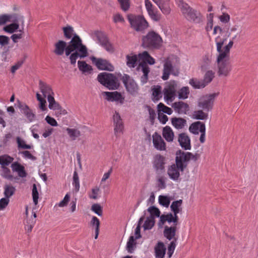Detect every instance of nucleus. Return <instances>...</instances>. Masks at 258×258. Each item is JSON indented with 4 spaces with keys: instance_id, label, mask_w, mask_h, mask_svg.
I'll list each match as a JSON object with an SVG mask.
<instances>
[{
    "instance_id": "obj_43",
    "label": "nucleus",
    "mask_w": 258,
    "mask_h": 258,
    "mask_svg": "<svg viewBox=\"0 0 258 258\" xmlns=\"http://www.w3.org/2000/svg\"><path fill=\"white\" fill-rule=\"evenodd\" d=\"M53 95L49 96L47 98L49 103L48 107L50 109L56 110L60 108V105L55 100Z\"/></svg>"
},
{
    "instance_id": "obj_16",
    "label": "nucleus",
    "mask_w": 258,
    "mask_h": 258,
    "mask_svg": "<svg viewBox=\"0 0 258 258\" xmlns=\"http://www.w3.org/2000/svg\"><path fill=\"white\" fill-rule=\"evenodd\" d=\"M91 59L99 70L110 72H113L114 70V66L105 59L92 56Z\"/></svg>"
},
{
    "instance_id": "obj_38",
    "label": "nucleus",
    "mask_w": 258,
    "mask_h": 258,
    "mask_svg": "<svg viewBox=\"0 0 258 258\" xmlns=\"http://www.w3.org/2000/svg\"><path fill=\"white\" fill-rule=\"evenodd\" d=\"M189 84L196 89H200L205 88L206 86L203 80H198L197 78H191L189 81Z\"/></svg>"
},
{
    "instance_id": "obj_46",
    "label": "nucleus",
    "mask_w": 258,
    "mask_h": 258,
    "mask_svg": "<svg viewBox=\"0 0 258 258\" xmlns=\"http://www.w3.org/2000/svg\"><path fill=\"white\" fill-rule=\"evenodd\" d=\"M208 116V114L202 110L195 111L192 113V117L196 119L205 120Z\"/></svg>"
},
{
    "instance_id": "obj_3",
    "label": "nucleus",
    "mask_w": 258,
    "mask_h": 258,
    "mask_svg": "<svg viewBox=\"0 0 258 258\" xmlns=\"http://www.w3.org/2000/svg\"><path fill=\"white\" fill-rule=\"evenodd\" d=\"M230 54H218L217 57V63L219 76H228L231 71L230 63Z\"/></svg>"
},
{
    "instance_id": "obj_4",
    "label": "nucleus",
    "mask_w": 258,
    "mask_h": 258,
    "mask_svg": "<svg viewBox=\"0 0 258 258\" xmlns=\"http://www.w3.org/2000/svg\"><path fill=\"white\" fill-rule=\"evenodd\" d=\"M230 33L227 35H218L215 38V42L216 44L217 51L218 54H223V53L225 54H230V49L232 47L234 42L233 40L236 38L237 35H235L230 40L228 43L225 46L223 47L224 44L227 41L228 37H229Z\"/></svg>"
},
{
    "instance_id": "obj_35",
    "label": "nucleus",
    "mask_w": 258,
    "mask_h": 258,
    "mask_svg": "<svg viewBox=\"0 0 258 258\" xmlns=\"http://www.w3.org/2000/svg\"><path fill=\"white\" fill-rule=\"evenodd\" d=\"M172 124L177 129H181L186 125V121L182 118L174 117L171 119Z\"/></svg>"
},
{
    "instance_id": "obj_48",
    "label": "nucleus",
    "mask_w": 258,
    "mask_h": 258,
    "mask_svg": "<svg viewBox=\"0 0 258 258\" xmlns=\"http://www.w3.org/2000/svg\"><path fill=\"white\" fill-rule=\"evenodd\" d=\"M14 158L8 155L0 156V164L2 166H8L11 163Z\"/></svg>"
},
{
    "instance_id": "obj_20",
    "label": "nucleus",
    "mask_w": 258,
    "mask_h": 258,
    "mask_svg": "<svg viewBox=\"0 0 258 258\" xmlns=\"http://www.w3.org/2000/svg\"><path fill=\"white\" fill-rule=\"evenodd\" d=\"M165 157L161 154H156L153 157V166L157 171H162L164 170L165 165Z\"/></svg>"
},
{
    "instance_id": "obj_56",
    "label": "nucleus",
    "mask_w": 258,
    "mask_h": 258,
    "mask_svg": "<svg viewBox=\"0 0 258 258\" xmlns=\"http://www.w3.org/2000/svg\"><path fill=\"white\" fill-rule=\"evenodd\" d=\"M63 31L65 37L67 39H70L73 35V29L71 26H67L63 28Z\"/></svg>"
},
{
    "instance_id": "obj_27",
    "label": "nucleus",
    "mask_w": 258,
    "mask_h": 258,
    "mask_svg": "<svg viewBox=\"0 0 258 258\" xmlns=\"http://www.w3.org/2000/svg\"><path fill=\"white\" fill-rule=\"evenodd\" d=\"M172 106L179 114H186L189 109L188 104L182 101L174 102Z\"/></svg>"
},
{
    "instance_id": "obj_63",
    "label": "nucleus",
    "mask_w": 258,
    "mask_h": 258,
    "mask_svg": "<svg viewBox=\"0 0 258 258\" xmlns=\"http://www.w3.org/2000/svg\"><path fill=\"white\" fill-rule=\"evenodd\" d=\"M100 192V189L98 187L96 186L91 189V192L89 194L90 199L96 200L98 198V195Z\"/></svg>"
},
{
    "instance_id": "obj_10",
    "label": "nucleus",
    "mask_w": 258,
    "mask_h": 258,
    "mask_svg": "<svg viewBox=\"0 0 258 258\" xmlns=\"http://www.w3.org/2000/svg\"><path fill=\"white\" fill-rule=\"evenodd\" d=\"M177 84L175 81H170L166 84L163 93L165 101L169 104L175 98Z\"/></svg>"
},
{
    "instance_id": "obj_41",
    "label": "nucleus",
    "mask_w": 258,
    "mask_h": 258,
    "mask_svg": "<svg viewBox=\"0 0 258 258\" xmlns=\"http://www.w3.org/2000/svg\"><path fill=\"white\" fill-rule=\"evenodd\" d=\"M126 58V65L129 68H135L137 64L138 57L136 54H131L127 55Z\"/></svg>"
},
{
    "instance_id": "obj_18",
    "label": "nucleus",
    "mask_w": 258,
    "mask_h": 258,
    "mask_svg": "<svg viewBox=\"0 0 258 258\" xmlns=\"http://www.w3.org/2000/svg\"><path fill=\"white\" fill-rule=\"evenodd\" d=\"M152 1L157 6L164 15L167 16L170 14L171 12V8L169 0Z\"/></svg>"
},
{
    "instance_id": "obj_39",
    "label": "nucleus",
    "mask_w": 258,
    "mask_h": 258,
    "mask_svg": "<svg viewBox=\"0 0 258 258\" xmlns=\"http://www.w3.org/2000/svg\"><path fill=\"white\" fill-rule=\"evenodd\" d=\"M176 231V228L175 226L170 227L165 226L164 231V235L166 238L170 240L175 236Z\"/></svg>"
},
{
    "instance_id": "obj_8",
    "label": "nucleus",
    "mask_w": 258,
    "mask_h": 258,
    "mask_svg": "<svg viewBox=\"0 0 258 258\" xmlns=\"http://www.w3.org/2000/svg\"><path fill=\"white\" fill-rule=\"evenodd\" d=\"M128 20L131 27L137 31H141L148 27V23L143 16L128 15Z\"/></svg>"
},
{
    "instance_id": "obj_36",
    "label": "nucleus",
    "mask_w": 258,
    "mask_h": 258,
    "mask_svg": "<svg viewBox=\"0 0 258 258\" xmlns=\"http://www.w3.org/2000/svg\"><path fill=\"white\" fill-rule=\"evenodd\" d=\"M161 87L159 85L153 86L152 88V99L158 101L162 97Z\"/></svg>"
},
{
    "instance_id": "obj_25",
    "label": "nucleus",
    "mask_w": 258,
    "mask_h": 258,
    "mask_svg": "<svg viewBox=\"0 0 258 258\" xmlns=\"http://www.w3.org/2000/svg\"><path fill=\"white\" fill-rule=\"evenodd\" d=\"M68 45L67 42L63 40H58L54 44L53 52L57 55H61L64 52L66 54Z\"/></svg>"
},
{
    "instance_id": "obj_37",
    "label": "nucleus",
    "mask_w": 258,
    "mask_h": 258,
    "mask_svg": "<svg viewBox=\"0 0 258 258\" xmlns=\"http://www.w3.org/2000/svg\"><path fill=\"white\" fill-rule=\"evenodd\" d=\"M182 204V200H179L174 201L172 203L170 208L171 211L173 212L174 215H177V214L180 213L182 211L181 205Z\"/></svg>"
},
{
    "instance_id": "obj_9",
    "label": "nucleus",
    "mask_w": 258,
    "mask_h": 258,
    "mask_svg": "<svg viewBox=\"0 0 258 258\" xmlns=\"http://www.w3.org/2000/svg\"><path fill=\"white\" fill-rule=\"evenodd\" d=\"M149 53L146 51L138 54L139 59L142 61V62L139 64L138 69L139 70H141L143 74L141 78V81L143 84L147 82L148 80V74L150 71V68L146 63V61L148 58V57L146 55H149Z\"/></svg>"
},
{
    "instance_id": "obj_32",
    "label": "nucleus",
    "mask_w": 258,
    "mask_h": 258,
    "mask_svg": "<svg viewBox=\"0 0 258 258\" xmlns=\"http://www.w3.org/2000/svg\"><path fill=\"white\" fill-rule=\"evenodd\" d=\"M155 257L156 258H164L165 252L166 248L163 244L161 242H159L157 245L155 247Z\"/></svg>"
},
{
    "instance_id": "obj_26",
    "label": "nucleus",
    "mask_w": 258,
    "mask_h": 258,
    "mask_svg": "<svg viewBox=\"0 0 258 258\" xmlns=\"http://www.w3.org/2000/svg\"><path fill=\"white\" fill-rule=\"evenodd\" d=\"M173 66L171 61L169 59L166 60L163 65L162 79L164 81L168 80L170 75L173 74Z\"/></svg>"
},
{
    "instance_id": "obj_2",
    "label": "nucleus",
    "mask_w": 258,
    "mask_h": 258,
    "mask_svg": "<svg viewBox=\"0 0 258 258\" xmlns=\"http://www.w3.org/2000/svg\"><path fill=\"white\" fill-rule=\"evenodd\" d=\"M38 87L42 93V95L39 92H37L36 94V99L39 102V108L42 111H46L47 108L45 98H47L49 96L54 95V93L51 86L42 80L39 81Z\"/></svg>"
},
{
    "instance_id": "obj_19",
    "label": "nucleus",
    "mask_w": 258,
    "mask_h": 258,
    "mask_svg": "<svg viewBox=\"0 0 258 258\" xmlns=\"http://www.w3.org/2000/svg\"><path fill=\"white\" fill-rule=\"evenodd\" d=\"M153 144L154 147L158 151H165L166 144L161 135L155 132L152 135Z\"/></svg>"
},
{
    "instance_id": "obj_42",
    "label": "nucleus",
    "mask_w": 258,
    "mask_h": 258,
    "mask_svg": "<svg viewBox=\"0 0 258 258\" xmlns=\"http://www.w3.org/2000/svg\"><path fill=\"white\" fill-rule=\"evenodd\" d=\"M90 224L92 227H95V239H97L99 233L100 221L99 219L95 216H93L90 221Z\"/></svg>"
},
{
    "instance_id": "obj_49",
    "label": "nucleus",
    "mask_w": 258,
    "mask_h": 258,
    "mask_svg": "<svg viewBox=\"0 0 258 258\" xmlns=\"http://www.w3.org/2000/svg\"><path fill=\"white\" fill-rule=\"evenodd\" d=\"M78 65L79 70L84 73L90 72L92 70L91 66L84 61H78Z\"/></svg>"
},
{
    "instance_id": "obj_28",
    "label": "nucleus",
    "mask_w": 258,
    "mask_h": 258,
    "mask_svg": "<svg viewBox=\"0 0 258 258\" xmlns=\"http://www.w3.org/2000/svg\"><path fill=\"white\" fill-rule=\"evenodd\" d=\"M178 140L181 147L184 150L191 149L190 140L186 134L184 133L179 134Z\"/></svg>"
},
{
    "instance_id": "obj_51",
    "label": "nucleus",
    "mask_w": 258,
    "mask_h": 258,
    "mask_svg": "<svg viewBox=\"0 0 258 258\" xmlns=\"http://www.w3.org/2000/svg\"><path fill=\"white\" fill-rule=\"evenodd\" d=\"M189 93V88L188 87H183L181 88L178 92V95L179 99H185L188 97Z\"/></svg>"
},
{
    "instance_id": "obj_13",
    "label": "nucleus",
    "mask_w": 258,
    "mask_h": 258,
    "mask_svg": "<svg viewBox=\"0 0 258 258\" xmlns=\"http://www.w3.org/2000/svg\"><path fill=\"white\" fill-rule=\"evenodd\" d=\"M145 9L150 19L154 22H159L162 18L161 14L150 0H144Z\"/></svg>"
},
{
    "instance_id": "obj_47",
    "label": "nucleus",
    "mask_w": 258,
    "mask_h": 258,
    "mask_svg": "<svg viewBox=\"0 0 258 258\" xmlns=\"http://www.w3.org/2000/svg\"><path fill=\"white\" fill-rule=\"evenodd\" d=\"M14 16L13 14H4L0 15V26L5 25L7 22H9L11 21H16L14 19Z\"/></svg>"
},
{
    "instance_id": "obj_57",
    "label": "nucleus",
    "mask_w": 258,
    "mask_h": 258,
    "mask_svg": "<svg viewBox=\"0 0 258 258\" xmlns=\"http://www.w3.org/2000/svg\"><path fill=\"white\" fill-rule=\"evenodd\" d=\"M211 57L209 55H205L203 56L201 68L202 69H206L211 63Z\"/></svg>"
},
{
    "instance_id": "obj_59",
    "label": "nucleus",
    "mask_w": 258,
    "mask_h": 258,
    "mask_svg": "<svg viewBox=\"0 0 258 258\" xmlns=\"http://www.w3.org/2000/svg\"><path fill=\"white\" fill-rule=\"evenodd\" d=\"M91 210L98 216L102 215V208L98 204H94L91 207Z\"/></svg>"
},
{
    "instance_id": "obj_55",
    "label": "nucleus",
    "mask_w": 258,
    "mask_h": 258,
    "mask_svg": "<svg viewBox=\"0 0 258 258\" xmlns=\"http://www.w3.org/2000/svg\"><path fill=\"white\" fill-rule=\"evenodd\" d=\"M148 211L151 214L150 217H153L154 218L155 217H159L160 216V212L159 210L154 206L149 207L148 209Z\"/></svg>"
},
{
    "instance_id": "obj_15",
    "label": "nucleus",
    "mask_w": 258,
    "mask_h": 258,
    "mask_svg": "<svg viewBox=\"0 0 258 258\" xmlns=\"http://www.w3.org/2000/svg\"><path fill=\"white\" fill-rule=\"evenodd\" d=\"M13 16H14L15 18L14 19L16 21H11L10 22L13 23L4 28V30L9 33H13L19 29V22L21 23L22 29H23L24 26V18L23 16L13 14Z\"/></svg>"
},
{
    "instance_id": "obj_6",
    "label": "nucleus",
    "mask_w": 258,
    "mask_h": 258,
    "mask_svg": "<svg viewBox=\"0 0 258 258\" xmlns=\"http://www.w3.org/2000/svg\"><path fill=\"white\" fill-rule=\"evenodd\" d=\"M142 45L144 47L159 48L162 44V40L160 36L154 31L149 32L142 39Z\"/></svg>"
},
{
    "instance_id": "obj_31",
    "label": "nucleus",
    "mask_w": 258,
    "mask_h": 258,
    "mask_svg": "<svg viewBox=\"0 0 258 258\" xmlns=\"http://www.w3.org/2000/svg\"><path fill=\"white\" fill-rule=\"evenodd\" d=\"M178 219V218L177 215H172L171 213H169L167 215H161L160 217V222L162 224H163L166 222H168L169 223L173 222L175 223V225H176Z\"/></svg>"
},
{
    "instance_id": "obj_5",
    "label": "nucleus",
    "mask_w": 258,
    "mask_h": 258,
    "mask_svg": "<svg viewBox=\"0 0 258 258\" xmlns=\"http://www.w3.org/2000/svg\"><path fill=\"white\" fill-rule=\"evenodd\" d=\"M74 50L81 52V58L87 56L88 54L86 47L82 44L81 39L77 35H75L68 44L66 55H70Z\"/></svg>"
},
{
    "instance_id": "obj_12",
    "label": "nucleus",
    "mask_w": 258,
    "mask_h": 258,
    "mask_svg": "<svg viewBox=\"0 0 258 258\" xmlns=\"http://www.w3.org/2000/svg\"><path fill=\"white\" fill-rule=\"evenodd\" d=\"M216 96L215 93L203 96L199 100L198 106L207 111L211 110L213 108Z\"/></svg>"
},
{
    "instance_id": "obj_23",
    "label": "nucleus",
    "mask_w": 258,
    "mask_h": 258,
    "mask_svg": "<svg viewBox=\"0 0 258 258\" xmlns=\"http://www.w3.org/2000/svg\"><path fill=\"white\" fill-rule=\"evenodd\" d=\"M103 94L105 96V99L108 101H116L122 104L124 100V98L122 97L121 94L117 91L104 92Z\"/></svg>"
},
{
    "instance_id": "obj_22",
    "label": "nucleus",
    "mask_w": 258,
    "mask_h": 258,
    "mask_svg": "<svg viewBox=\"0 0 258 258\" xmlns=\"http://www.w3.org/2000/svg\"><path fill=\"white\" fill-rule=\"evenodd\" d=\"M18 107L29 122H31L34 121L36 118L35 114L27 104L21 103Z\"/></svg>"
},
{
    "instance_id": "obj_34",
    "label": "nucleus",
    "mask_w": 258,
    "mask_h": 258,
    "mask_svg": "<svg viewBox=\"0 0 258 258\" xmlns=\"http://www.w3.org/2000/svg\"><path fill=\"white\" fill-rule=\"evenodd\" d=\"M66 131L69 138L73 141L77 140L81 136V132L78 128L68 127Z\"/></svg>"
},
{
    "instance_id": "obj_11",
    "label": "nucleus",
    "mask_w": 258,
    "mask_h": 258,
    "mask_svg": "<svg viewBox=\"0 0 258 258\" xmlns=\"http://www.w3.org/2000/svg\"><path fill=\"white\" fill-rule=\"evenodd\" d=\"M91 37L94 40H98V43L105 49L107 51L110 53L114 52V47L102 32L95 31L91 34Z\"/></svg>"
},
{
    "instance_id": "obj_44",
    "label": "nucleus",
    "mask_w": 258,
    "mask_h": 258,
    "mask_svg": "<svg viewBox=\"0 0 258 258\" xmlns=\"http://www.w3.org/2000/svg\"><path fill=\"white\" fill-rule=\"evenodd\" d=\"M215 77V72L212 70L207 71L204 75L203 80L206 86L208 85L210 82H212Z\"/></svg>"
},
{
    "instance_id": "obj_14",
    "label": "nucleus",
    "mask_w": 258,
    "mask_h": 258,
    "mask_svg": "<svg viewBox=\"0 0 258 258\" xmlns=\"http://www.w3.org/2000/svg\"><path fill=\"white\" fill-rule=\"evenodd\" d=\"M122 80L126 91L131 95L135 96L138 94L139 86L135 81L127 75H124Z\"/></svg>"
},
{
    "instance_id": "obj_7",
    "label": "nucleus",
    "mask_w": 258,
    "mask_h": 258,
    "mask_svg": "<svg viewBox=\"0 0 258 258\" xmlns=\"http://www.w3.org/2000/svg\"><path fill=\"white\" fill-rule=\"evenodd\" d=\"M98 81L110 90L117 89L119 86L117 78L112 74L100 73L97 76Z\"/></svg>"
},
{
    "instance_id": "obj_17",
    "label": "nucleus",
    "mask_w": 258,
    "mask_h": 258,
    "mask_svg": "<svg viewBox=\"0 0 258 258\" xmlns=\"http://www.w3.org/2000/svg\"><path fill=\"white\" fill-rule=\"evenodd\" d=\"M184 169L180 167L175 164H172L168 166L167 174L172 180L177 181L180 178V172H182Z\"/></svg>"
},
{
    "instance_id": "obj_64",
    "label": "nucleus",
    "mask_w": 258,
    "mask_h": 258,
    "mask_svg": "<svg viewBox=\"0 0 258 258\" xmlns=\"http://www.w3.org/2000/svg\"><path fill=\"white\" fill-rule=\"evenodd\" d=\"M121 9L124 11H127L130 7V0H118Z\"/></svg>"
},
{
    "instance_id": "obj_60",
    "label": "nucleus",
    "mask_w": 258,
    "mask_h": 258,
    "mask_svg": "<svg viewBox=\"0 0 258 258\" xmlns=\"http://www.w3.org/2000/svg\"><path fill=\"white\" fill-rule=\"evenodd\" d=\"M73 184L76 190L77 191H78L79 190V188H80V182H79V176L76 171H75L74 172Z\"/></svg>"
},
{
    "instance_id": "obj_50",
    "label": "nucleus",
    "mask_w": 258,
    "mask_h": 258,
    "mask_svg": "<svg viewBox=\"0 0 258 258\" xmlns=\"http://www.w3.org/2000/svg\"><path fill=\"white\" fill-rule=\"evenodd\" d=\"M16 141L19 149H30L33 147L31 145L26 144V142L19 137L16 138Z\"/></svg>"
},
{
    "instance_id": "obj_33",
    "label": "nucleus",
    "mask_w": 258,
    "mask_h": 258,
    "mask_svg": "<svg viewBox=\"0 0 258 258\" xmlns=\"http://www.w3.org/2000/svg\"><path fill=\"white\" fill-rule=\"evenodd\" d=\"M12 169L17 172L18 175L21 177H25L27 174L25 171L24 167L18 162H15L11 165Z\"/></svg>"
},
{
    "instance_id": "obj_21",
    "label": "nucleus",
    "mask_w": 258,
    "mask_h": 258,
    "mask_svg": "<svg viewBox=\"0 0 258 258\" xmlns=\"http://www.w3.org/2000/svg\"><path fill=\"white\" fill-rule=\"evenodd\" d=\"M114 123V132L116 136H118L122 133L123 126L122 120L118 113L115 112L113 115Z\"/></svg>"
},
{
    "instance_id": "obj_52",
    "label": "nucleus",
    "mask_w": 258,
    "mask_h": 258,
    "mask_svg": "<svg viewBox=\"0 0 258 258\" xmlns=\"http://www.w3.org/2000/svg\"><path fill=\"white\" fill-rule=\"evenodd\" d=\"M33 201L35 205H37L38 202L39 192L36 184H33L32 189Z\"/></svg>"
},
{
    "instance_id": "obj_62",
    "label": "nucleus",
    "mask_w": 258,
    "mask_h": 258,
    "mask_svg": "<svg viewBox=\"0 0 258 258\" xmlns=\"http://www.w3.org/2000/svg\"><path fill=\"white\" fill-rule=\"evenodd\" d=\"M176 239H175L174 240L171 241L168 246L167 254L169 258L171 257L174 252L176 247Z\"/></svg>"
},
{
    "instance_id": "obj_1",
    "label": "nucleus",
    "mask_w": 258,
    "mask_h": 258,
    "mask_svg": "<svg viewBox=\"0 0 258 258\" xmlns=\"http://www.w3.org/2000/svg\"><path fill=\"white\" fill-rule=\"evenodd\" d=\"M177 5L184 17L189 22L200 24L204 21L203 15L182 0L179 1Z\"/></svg>"
},
{
    "instance_id": "obj_30",
    "label": "nucleus",
    "mask_w": 258,
    "mask_h": 258,
    "mask_svg": "<svg viewBox=\"0 0 258 258\" xmlns=\"http://www.w3.org/2000/svg\"><path fill=\"white\" fill-rule=\"evenodd\" d=\"M162 136L163 137L167 142H172L174 138V134L169 126H166L163 127L162 130Z\"/></svg>"
},
{
    "instance_id": "obj_61",
    "label": "nucleus",
    "mask_w": 258,
    "mask_h": 258,
    "mask_svg": "<svg viewBox=\"0 0 258 258\" xmlns=\"http://www.w3.org/2000/svg\"><path fill=\"white\" fill-rule=\"evenodd\" d=\"M218 18L220 21L223 24H227L230 20V15L226 13H222V15L219 16Z\"/></svg>"
},
{
    "instance_id": "obj_45",
    "label": "nucleus",
    "mask_w": 258,
    "mask_h": 258,
    "mask_svg": "<svg viewBox=\"0 0 258 258\" xmlns=\"http://www.w3.org/2000/svg\"><path fill=\"white\" fill-rule=\"evenodd\" d=\"M16 191L15 188L11 185H6L4 186V194L6 198L9 199L14 194Z\"/></svg>"
},
{
    "instance_id": "obj_53",
    "label": "nucleus",
    "mask_w": 258,
    "mask_h": 258,
    "mask_svg": "<svg viewBox=\"0 0 258 258\" xmlns=\"http://www.w3.org/2000/svg\"><path fill=\"white\" fill-rule=\"evenodd\" d=\"M155 221L153 217H148L145 221L144 228L145 230L150 229L154 226Z\"/></svg>"
},
{
    "instance_id": "obj_58",
    "label": "nucleus",
    "mask_w": 258,
    "mask_h": 258,
    "mask_svg": "<svg viewBox=\"0 0 258 258\" xmlns=\"http://www.w3.org/2000/svg\"><path fill=\"white\" fill-rule=\"evenodd\" d=\"M170 199L168 197L164 196H160L159 197V203L161 205L168 207L170 204Z\"/></svg>"
},
{
    "instance_id": "obj_29",
    "label": "nucleus",
    "mask_w": 258,
    "mask_h": 258,
    "mask_svg": "<svg viewBox=\"0 0 258 258\" xmlns=\"http://www.w3.org/2000/svg\"><path fill=\"white\" fill-rule=\"evenodd\" d=\"M189 130L194 134H199L206 132L205 125L202 122L197 121L189 126Z\"/></svg>"
},
{
    "instance_id": "obj_54",
    "label": "nucleus",
    "mask_w": 258,
    "mask_h": 258,
    "mask_svg": "<svg viewBox=\"0 0 258 258\" xmlns=\"http://www.w3.org/2000/svg\"><path fill=\"white\" fill-rule=\"evenodd\" d=\"M158 108L159 111H162L163 113L170 115L172 113L171 108L165 106L163 103H160L158 105Z\"/></svg>"
},
{
    "instance_id": "obj_40",
    "label": "nucleus",
    "mask_w": 258,
    "mask_h": 258,
    "mask_svg": "<svg viewBox=\"0 0 258 258\" xmlns=\"http://www.w3.org/2000/svg\"><path fill=\"white\" fill-rule=\"evenodd\" d=\"M137 239L135 238L134 236H131L129 238V239L126 243V250L129 253H133L136 247V240Z\"/></svg>"
},
{
    "instance_id": "obj_24",
    "label": "nucleus",
    "mask_w": 258,
    "mask_h": 258,
    "mask_svg": "<svg viewBox=\"0 0 258 258\" xmlns=\"http://www.w3.org/2000/svg\"><path fill=\"white\" fill-rule=\"evenodd\" d=\"M188 162L186 153L179 151L177 152L175 158V164L180 167L184 169Z\"/></svg>"
}]
</instances>
